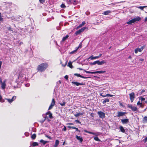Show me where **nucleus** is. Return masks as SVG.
Wrapping results in <instances>:
<instances>
[{
    "instance_id": "nucleus-1",
    "label": "nucleus",
    "mask_w": 147,
    "mask_h": 147,
    "mask_svg": "<svg viewBox=\"0 0 147 147\" xmlns=\"http://www.w3.org/2000/svg\"><path fill=\"white\" fill-rule=\"evenodd\" d=\"M48 66L49 65L47 63H41L38 66L37 69L38 71L42 72L44 71L47 68Z\"/></svg>"
},
{
    "instance_id": "nucleus-8",
    "label": "nucleus",
    "mask_w": 147,
    "mask_h": 147,
    "mask_svg": "<svg viewBox=\"0 0 147 147\" xmlns=\"http://www.w3.org/2000/svg\"><path fill=\"white\" fill-rule=\"evenodd\" d=\"M71 83L74 84L76 86H78L80 85H84V84L83 83H80L77 82H74L72 81L71 82Z\"/></svg>"
},
{
    "instance_id": "nucleus-63",
    "label": "nucleus",
    "mask_w": 147,
    "mask_h": 147,
    "mask_svg": "<svg viewBox=\"0 0 147 147\" xmlns=\"http://www.w3.org/2000/svg\"><path fill=\"white\" fill-rule=\"evenodd\" d=\"M77 69L79 70H84V69H83L80 67L77 68Z\"/></svg>"
},
{
    "instance_id": "nucleus-33",
    "label": "nucleus",
    "mask_w": 147,
    "mask_h": 147,
    "mask_svg": "<svg viewBox=\"0 0 147 147\" xmlns=\"http://www.w3.org/2000/svg\"><path fill=\"white\" fill-rule=\"evenodd\" d=\"M55 104V99L53 98L52 99V102L51 105H52L53 106H54Z\"/></svg>"
},
{
    "instance_id": "nucleus-31",
    "label": "nucleus",
    "mask_w": 147,
    "mask_h": 147,
    "mask_svg": "<svg viewBox=\"0 0 147 147\" xmlns=\"http://www.w3.org/2000/svg\"><path fill=\"white\" fill-rule=\"evenodd\" d=\"M138 105H140V107H143L142 106L143 105L142 103L140 102V101H138L137 103V104Z\"/></svg>"
},
{
    "instance_id": "nucleus-14",
    "label": "nucleus",
    "mask_w": 147,
    "mask_h": 147,
    "mask_svg": "<svg viewBox=\"0 0 147 147\" xmlns=\"http://www.w3.org/2000/svg\"><path fill=\"white\" fill-rule=\"evenodd\" d=\"M46 115H49V117L50 119H52L53 117L52 116V114L50 111H48L46 113Z\"/></svg>"
},
{
    "instance_id": "nucleus-27",
    "label": "nucleus",
    "mask_w": 147,
    "mask_h": 147,
    "mask_svg": "<svg viewBox=\"0 0 147 147\" xmlns=\"http://www.w3.org/2000/svg\"><path fill=\"white\" fill-rule=\"evenodd\" d=\"M69 36L68 34L66 35L65 36L63 37L62 39V41H63L65 40Z\"/></svg>"
},
{
    "instance_id": "nucleus-44",
    "label": "nucleus",
    "mask_w": 147,
    "mask_h": 147,
    "mask_svg": "<svg viewBox=\"0 0 147 147\" xmlns=\"http://www.w3.org/2000/svg\"><path fill=\"white\" fill-rule=\"evenodd\" d=\"M59 104L61 106H65V102H63L62 103H59Z\"/></svg>"
},
{
    "instance_id": "nucleus-52",
    "label": "nucleus",
    "mask_w": 147,
    "mask_h": 147,
    "mask_svg": "<svg viewBox=\"0 0 147 147\" xmlns=\"http://www.w3.org/2000/svg\"><path fill=\"white\" fill-rule=\"evenodd\" d=\"M64 78L65 79H66L67 80L68 79V77L67 75H65V77Z\"/></svg>"
},
{
    "instance_id": "nucleus-19",
    "label": "nucleus",
    "mask_w": 147,
    "mask_h": 147,
    "mask_svg": "<svg viewBox=\"0 0 147 147\" xmlns=\"http://www.w3.org/2000/svg\"><path fill=\"white\" fill-rule=\"evenodd\" d=\"M40 142L41 143L43 144V145H45V144L49 142V141H44L43 140H41L40 141Z\"/></svg>"
},
{
    "instance_id": "nucleus-17",
    "label": "nucleus",
    "mask_w": 147,
    "mask_h": 147,
    "mask_svg": "<svg viewBox=\"0 0 147 147\" xmlns=\"http://www.w3.org/2000/svg\"><path fill=\"white\" fill-rule=\"evenodd\" d=\"M59 142L58 140H56L55 141V143L54 145V147H57L59 144Z\"/></svg>"
},
{
    "instance_id": "nucleus-22",
    "label": "nucleus",
    "mask_w": 147,
    "mask_h": 147,
    "mask_svg": "<svg viewBox=\"0 0 147 147\" xmlns=\"http://www.w3.org/2000/svg\"><path fill=\"white\" fill-rule=\"evenodd\" d=\"M111 12L110 10H107L105 11L104 12L103 14L105 15H107L109 14V13H111Z\"/></svg>"
},
{
    "instance_id": "nucleus-60",
    "label": "nucleus",
    "mask_w": 147,
    "mask_h": 147,
    "mask_svg": "<svg viewBox=\"0 0 147 147\" xmlns=\"http://www.w3.org/2000/svg\"><path fill=\"white\" fill-rule=\"evenodd\" d=\"M68 127L70 128V129H71V128H72V129H73V127H74V126H68Z\"/></svg>"
},
{
    "instance_id": "nucleus-49",
    "label": "nucleus",
    "mask_w": 147,
    "mask_h": 147,
    "mask_svg": "<svg viewBox=\"0 0 147 147\" xmlns=\"http://www.w3.org/2000/svg\"><path fill=\"white\" fill-rule=\"evenodd\" d=\"M47 117V116L45 118H46ZM46 120V118H45L44 120H42V121H39V122L41 123H43L44 121H45V120Z\"/></svg>"
},
{
    "instance_id": "nucleus-16",
    "label": "nucleus",
    "mask_w": 147,
    "mask_h": 147,
    "mask_svg": "<svg viewBox=\"0 0 147 147\" xmlns=\"http://www.w3.org/2000/svg\"><path fill=\"white\" fill-rule=\"evenodd\" d=\"M76 138L78 140H79L80 142H82L83 141V139L81 136H79L78 135H76Z\"/></svg>"
},
{
    "instance_id": "nucleus-37",
    "label": "nucleus",
    "mask_w": 147,
    "mask_h": 147,
    "mask_svg": "<svg viewBox=\"0 0 147 147\" xmlns=\"http://www.w3.org/2000/svg\"><path fill=\"white\" fill-rule=\"evenodd\" d=\"M94 139L95 140L97 141H100V140L98 138L97 136L94 137Z\"/></svg>"
},
{
    "instance_id": "nucleus-28",
    "label": "nucleus",
    "mask_w": 147,
    "mask_h": 147,
    "mask_svg": "<svg viewBox=\"0 0 147 147\" xmlns=\"http://www.w3.org/2000/svg\"><path fill=\"white\" fill-rule=\"evenodd\" d=\"M147 7V6H138L137 7V8L140 9L141 10H143L144 9V8H145Z\"/></svg>"
},
{
    "instance_id": "nucleus-7",
    "label": "nucleus",
    "mask_w": 147,
    "mask_h": 147,
    "mask_svg": "<svg viewBox=\"0 0 147 147\" xmlns=\"http://www.w3.org/2000/svg\"><path fill=\"white\" fill-rule=\"evenodd\" d=\"M117 113L118 114L117 115V117H120L123 116L124 115L126 114L127 113L125 112L118 111Z\"/></svg>"
},
{
    "instance_id": "nucleus-29",
    "label": "nucleus",
    "mask_w": 147,
    "mask_h": 147,
    "mask_svg": "<svg viewBox=\"0 0 147 147\" xmlns=\"http://www.w3.org/2000/svg\"><path fill=\"white\" fill-rule=\"evenodd\" d=\"M89 58L91 60H93L96 59H98V57L97 56L93 57V55H92L89 57Z\"/></svg>"
},
{
    "instance_id": "nucleus-42",
    "label": "nucleus",
    "mask_w": 147,
    "mask_h": 147,
    "mask_svg": "<svg viewBox=\"0 0 147 147\" xmlns=\"http://www.w3.org/2000/svg\"><path fill=\"white\" fill-rule=\"evenodd\" d=\"M45 136L50 140H52V138L51 137L49 136L48 135H45Z\"/></svg>"
},
{
    "instance_id": "nucleus-13",
    "label": "nucleus",
    "mask_w": 147,
    "mask_h": 147,
    "mask_svg": "<svg viewBox=\"0 0 147 147\" xmlns=\"http://www.w3.org/2000/svg\"><path fill=\"white\" fill-rule=\"evenodd\" d=\"M74 76H76L78 77H80L84 79H86L87 78V77L82 76L80 74H78L75 73L74 74Z\"/></svg>"
},
{
    "instance_id": "nucleus-9",
    "label": "nucleus",
    "mask_w": 147,
    "mask_h": 147,
    "mask_svg": "<svg viewBox=\"0 0 147 147\" xmlns=\"http://www.w3.org/2000/svg\"><path fill=\"white\" fill-rule=\"evenodd\" d=\"M121 122L123 124L128 123L129 122V119H125L121 120Z\"/></svg>"
},
{
    "instance_id": "nucleus-34",
    "label": "nucleus",
    "mask_w": 147,
    "mask_h": 147,
    "mask_svg": "<svg viewBox=\"0 0 147 147\" xmlns=\"http://www.w3.org/2000/svg\"><path fill=\"white\" fill-rule=\"evenodd\" d=\"M98 60L94 61L93 63H90V64L91 65H94L96 64H98Z\"/></svg>"
},
{
    "instance_id": "nucleus-41",
    "label": "nucleus",
    "mask_w": 147,
    "mask_h": 147,
    "mask_svg": "<svg viewBox=\"0 0 147 147\" xmlns=\"http://www.w3.org/2000/svg\"><path fill=\"white\" fill-rule=\"evenodd\" d=\"M132 23H134L132 20H129V21L127 22V24H131Z\"/></svg>"
},
{
    "instance_id": "nucleus-50",
    "label": "nucleus",
    "mask_w": 147,
    "mask_h": 147,
    "mask_svg": "<svg viewBox=\"0 0 147 147\" xmlns=\"http://www.w3.org/2000/svg\"><path fill=\"white\" fill-rule=\"evenodd\" d=\"M66 130V128L65 126H64V127L62 129V131H65Z\"/></svg>"
},
{
    "instance_id": "nucleus-25",
    "label": "nucleus",
    "mask_w": 147,
    "mask_h": 147,
    "mask_svg": "<svg viewBox=\"0 0 147 147\" xmlns=\"http://www.w3.org/2000/svg\"><path fill=\"white\" fill-rule=\"evenodd\" d=\"M84 132H86V133H89V134H92L93 135H95V133H94V132H90V131H88L86 130H84Z\"/></svg>"
},
{
    "instance_id": "nucleus-61",
    "label": "nucleus",
    "mask_w": 147,
    "mask_h": 147,
    "mask_svg": "<svg viewBox=\"0 0 147 147\" xmlns=\"http://www.w3.org/2000/svg\"><path fill=\"white\" fill-rule=\"evenodd\" d=\"M138 49H135V53H138Z\"/></svg>"
},
{
    "instance_id": "nucleus-64",
    "label": "nucleus",
    "mask_w": 147,
    "mask_h": 147,
    "mask_svg": "<svg viewBox=\"0 0 147 147\" xmlns=\"http://www.w3.org/2000/svg\"><path fill=\"white\" fill-rule=\"evenodd\" d=\"M102 54H100L98 56H97L98 57V58H99V57H100L102 55Z\"/></svg>"
},
{
    "instance_id": "nucleus-2",
    "label": "nucleus",
    "mask_w": 147,
    "mask_h": 147,
    "mask_svg": "<svg viewBox=\"0 0 147 147\" xmlns=\"http://www.w3.org/2000/svg\"><path fill=\"white\" fill-rule=\"evenodd\" d=\"M87 27H84L82 28L81 29H79L78 30L76 31L75 34L76 35H78L80 34Z\"/></svg>"
},
{
    "instance_id": "nucleus-54",
    "label": "nucleus",
    "mask_w": 147,
    "mask_h": 147,
    "mask_svg": "<svg viewBox=\"0 0 147 147\" xmlns=\"http://www.w3.org/2000/svg\"><path fill=\"white\" fill-rule=\"evenodd\" d=\"M67 62L66 61L65 63V64H62V66L64 67H65V66L66 65V64H67Z\"/></svg>"
},
{
    "instance_id": "nucleus-11",
    "label": "nucleus",
    "mask_w": 147,
    "mask_h": 147,
    "mask_svg": "<svg viewBox=\"0 0 147 147\" xmlns=\"http://www.w3.org/2000/svg\"><path fill=\"white\" fill-rule=\"evenodd\" d=\"M141 20V18L139 17H136V18H134L132 19V20L133 23H134L136 22H138L140 21Z\"/></svg>"
},
{
    "instance_id": "nucleus-47",
    "label": "nucleus",
    "mask_w": 147,
    "mask_h": 147,
    "mask_svg": "<svg viewBox=\"0 0 147 147\" xmlns=\"http://www.w3.org/2000/svg\"><path fill=\"white\" fill-rule=\"evenodd\" d=\"M77 50H77V49L76 48V49L75 50H74L73 51H72L70 53H71V54H73V53H75V52H76L77 51Z\"/></svg>"
},
{
    "instance_id": "nucleus-62",
    "label": "nucleus",
    "mask_w": 147,
    "mask_h": 147,
    "mask_svg": "<svg viewBox=\"0 0 147 147\" xmlns=\"http://www.w3.org/2000/svg\"><path fill=\"white\" fill-rule=\"evenodd\" d=\"M77 123H80V121H79L78 120H76L75 121Z\"/></svg>"
},
{
    "instance_id": "nucleus-36",
    "label": "nucleus",
    "mask_w": 147,
    "mask_h": 147,
    "mask_svg": "<svg viewBox=\"0 0 147 147\" xmlns=\"http://www.w3.org/2000/svg\"><path fill=\"white\" fill-rule=\"evenodd\" d=\"M84 71H85V72H86V73H87L91 74H94V72H90V71H86L85 70H84Z\"/></svg>"
},
{
    "instance_id": "nucleus-53",
    "label": "nucleus",
    "mask_w": 147,
    "mask_h": 147,
    "mask_svg": "<svg viewBox=\"0 0 147 147\" xmlns=\"http://www.w3.org/2000/svg\"><path fill=\"white\" fill-rule=\"evenodd\" d=\"M119 103L120 105L122 107H124V106L123 105L122 103L120 102V101L119 102Z\"/></svg>"
},
{
    "instance_id": "nucleus-26",
    "label": "nucleus",
    "mask_w": 147,
    "mask_h": 147,
    "mask_svg": "<svg viewBox=\"0 0 147 147\" xmlns=\"http://www.w3.org/2000/svg\"><path fill=\"white\" fill-rule=\"evenodd\" d=\"M38 144L37 142H34L33 143L32 145V146L34 147V146H38Z\"/></svg>"
},
{
    "instance_id": "nucleus-12",
    "label": "nucleus",
    "mask_w": 147,
    "mask_h": 147,
    "mask_svg": "<svg viewBox=\"0 0 147 147\" xmlns=\"http://www.w3.org/2000/svg\"><path fill=\"white\" fill-rule=\"evenodd\" d=\"M1 83V87L3 89H4L6 86V84L5 83V81H4L3 82H2Z\"/></svg>"
},
{
    "instance_id": "nucleus-15",
    "label": "nucleus",
    "mask_w": 147,
    "mask_h": 147,
    "mask_svg": "<svg viewBox=\"0 0 147 147\" xmlns=\"http://www.w3.org/2000/svg\"><path fill=\"white\" fill-rule=\"evenodd\" d=\"M86 24L85 21H83L82 22V23L79 24L76 28V29H78L80 28L81 27Z\"/></svg>"
},
{
    "instance_id": "nucleus-58",
    "label": "nucleus",
    "mask_w": 147,
    "mask_h": 147,
    "mask_svg": "<svg viewBox=\"0 0 147 147\" xmlns=\"http://www.w3.org/2000/svg\"><path fill=\"white\" fill-rule=\"evenodd\" d=\"M7 29L8 30H11V28L10 27H8L7 28Z\"/></svg>"
},
{
    "instance_id": "nucleus-48",
    "label": "nucleus",
    "mask_w": 147,
    "mask_h": 147,
    "mask_svg": "<svg viewBox=\"0 0 147 147\" xmlns=\"http://www.w3.org/2000/svg\"><path fill=\"white\" fill-rule=\"evenodd\" d=\"M39 1L41 3H43L45 2V0H39Z\"/></svg>"
},
{
    "instance_id": "nucleus-35",
    "label": "nucleus",
    "mask_w": 147,
    "mask_h": 147,
    "mask_svg": "<svg viewBox=\"0 0 147 147\" xmlns=\"http://www.w3.org/2000/svg\"><path fill=\"white\" fill-rule=\"evenodd\" d=\"M5 102L4 99H2V97L1 95H0V102Z\"/></svg>"
},
{
    "instance_id": "nucleus-57",
    "label": "nucleus",
    "mask_w": 147,
    "mask_h": 147,
    "mask_svg": "<svg viewBox=\"0 0 147 147\" xmlns=\"http://www.w3.org/2000/svg\"><path fill=\"white\" fill-rule=\"evenodd\" d=\"M143 141L144 143H146L147 141V140L146 139V138L145 139H144Z\"/></svg>"
},
{
    "instance_id": "nucleus-5",
    "label": "nucleus",
    "mask_w": 147,
    "mask_h": 147,
    "mask_svg": "<svg viewBox=\"0 0 147 147\" xmlns=\"http://www.w3.org/2000/svg\"><path fill=\"white\" fill-rule=\"evenodd\" d=\"M98 114L100 117L103 119L105 117V113L101 111H99L98 112Z\"/></svg>"
},
{
    "instance_id": "nucleus-4",
    "label": "nucleus",
    "mask_w": 147,
    "mask_h": 147,
    "mask_svg": "<svg viewBox=\"0 0 147 147\" xmlns=\"http://www.w3.org/2000/svg\"><path fill=\"white\" fill-rule=\"evenodd\" d=\"M129 98L131 102H133L135 98V93L134 92H132L129 94Z\"/></svg>"
},
{
    "instance_id": "nucleus-3",
    "label": "nucleus",
    "mask_w": 147,
    "mask_h": 147,
    "mask_svg": "<svg viewBox=\"0 0 147 147\" xmlns=\"http://www.w3.org/2000/svg\"><path fill=\"white\" fill-rule=\"evenodd\" d=\"M127 107L131 109L132 111H136L138 110V108L136 107L132 106L131 104H128L127 105Z\"/></svg>"
},
{
    "instance_id": "nucleus-10",
    "label": "nucleus",
    "mask_w": 147,
    "mask_h": 147,
    "mask_svg": "<svg viewBox=\"0 0 147 147\" xmlns=\"http://www.w3.org/2000/svg\"><path fill=\"white\" fill-rule=\"evenodd\" d=\"M141 20V18L139 17H136V18H134L132 19V20L133 23H134L136 22H138L140 21Z\"/></svg>"
},
{
    "instance_id": "nucleus-51",
    "label": "nucleus",
    "mask_w": 147,
    "mask_h": 147,
    "mask_svg": "<svg viewBox=\"0 0 147 147\" xmlns=\"http://www.w3.org/2000/svg\"><path fill=\"white\" fill-rule=\"evenodd\" d=\"M1 13L0 12V21H3V18L1 17Z\"/></svg>"
},
{
    "instance_id": "nucleus-18",
    "label": "nucleus",
    "mask_w": 147,
    "mask_h": 147,
    "mask_svg": "<svg viewBox=\"0 0 147 147\" xmlns=\"http://www.w3.org/2000/svg\"><path fill=\"white\" fill-rule=\"evenodd\" d=\"M105 63H106V62L105 61H99L98 60V65H101Z\"/></svg>"
},
{
    "instance_id": "nucleus-39",
    "label": "nucleus",
    "mask_w": 147,
    "mask_h": 147,
    "mask_svg": "<svg viewBox=\"0 0 147 147\" xmlns=\"http://www.w3.org/2000/svg\"><path fill=\"white\" fill-rule=\"evenodd\" d=\"M73 129H75L76 131H78L79 132H80V131L78 129V128L75 127H74Z\"/></svg>"
},
{
    "instance_id": "nucleus-30",
    "label": "nucleus",
    "mask_w": 147,
    "mask_h": 147,
    "mask_svg": "<svg viewBox=\"0 0 147 147\" xmlns=\"http://www.w3.org/2000/svg\"><path fill=\"white\" fill-rule=\"evenodd\" d=\"M36 134H34L31 136V138L33 140H34L36 138Z\"/></svg>"
},
{
    "instance_id": "nucleus-24",
    "label": "nucleus",
    "mask_w": 147,
    "mask_h": 147,
    "mask_svg": "<svg viewBox=\"0 0 147 147\" xmlns=\"http://www.w3.org/2000/svg\"><path fill=\"white\" fill-rule=\"evenodd\" d=\"M105 72V71H94V74H97L99 73L100 74L104 73Z\"/></svg>"
},
{
    "instance_id": "nucleus-21",
    "label": "nucleus",
    "mask_w": 147,
    "mask_h": 147,
    "mask_svg": "<svg viewBox=\"0 0 147 147\" xmlns=\"http://www.w3.org/2000/svg\"><path fill=\"white\" fill-rule=\"evenodd\" d=\"M68 66L71 69H72L73 68V66L72 65V63L71 62L69 61L68 63Z\"/></svg>"
},
{
    "instance_id": "nucleus-56",
    "label": "nucleus",
    "mask_w": 147,
    "mask_h": 147,
    "mask_svg": "<svg viewBox=\"0 0 147 147\" xmlns=\"http://www.w3.org/2000/svg\"><path fill=\"white\" fill-rule=\"evenodd\" d=\"M141 99L142 101H143L145 100V98L143 97H141Z\"/></svg>"
},
{
    "instance_id": "nucleus-23",
    "label": "nucleus",
    "mask_w": 147,
    "mask_h": 147,
    "mask_svg": "<svg viewBox=\"0 0 147 147\" xmlns=\"http://www.w3.org/2000/svg\"><path fill=\"white\" fill-rule=\"evenodd\" d=\"M119 129L120 130V131H121L123 133H125V130L124 129V128L122 126H120L119 127Z\"/></svg>"
},
{
    "instance_id": "nucleus-32",
    "label": "nucleus",
    "mask_w": 147,
    "mask_h": 147,
    "mask_svg": "<svg viewBox=\"0 0 147 147\" xmlns=\"http://www.w3.org/2000/svg\"><path fill=\"white\" fill-rule=\"evenodd\" d=\"M82 115V113H76V114H75L74 115L76 117H78V116H79L80 115Z\"/></svg>"
},
{
    "instance_id": "nucleus-6",
    "label": "nucleus",
    "mask_w": 147,
    "mask_h": 147,
    "mask_svg": "<svg viewBox=\"0 0 147 147\" xmlns=\"http://www.w3.org/2000/svg\"><path fill=\"white\" fill-rule=\"evenodd\" d=\"M16 98V96H13L12 98L11 99H8L7 98H5V99L7 100V101L9 103H11L12 102H13L14 100H15Z\"/></svg>"
},
{
    "instance_id": "nucleus-40",
    "label": "nucleus",
    "mask_w": 147,
    "mask_h": 147,
    "mask_svg": "<svg viewBox=\"0 0 147 147\" xmlns=\"http://www.w3.org/2000/svg\"><path fill=\"white\" fill-rule=\"evenodd\" d=\"M82 47V44L81 43H80L79 44V46L78 47H76V48L77 50L79 48H81Z\"/></svg>"
},
{
    "instance_id": "nucleus-38",
    "label": "nucleus",
    "mask_w": 147,
    "mask_h": 147,
    "mask_svg": "<svg viewBox=\"0 0 147 147\" xmlns=\"http://www.w3.org/2000/svg\"><path fill=\"white\" fill-rule=\"evenodd\" d=\"M61 7L62 8H65L66 7V6L63 3H62L61 5Z\"/></svg>"
},
{
    "instance_id": "nucleus-59",
    "label": "nucleus",
    "mask_w": 147,
    "mask_h": 147,
    "mask_svg": "<svg viewBox=\"0 0 147 147\" xmlns=\"http://www.w3.org/2000/svg\"><path fill=\"white\" fill-rule=\"evenodd\" d=\"M138 50V51L139 52L141 51L142 50L141 49V48H137Z\"/></svg>"
},
{
    "instance_id": "nucleus-55",
    "label": "nucleus",
    "mask_w": 147,
    "mask_h": 147,
    "mask_svg": "<svg viewBox=\"0 0 147 147\" xmlns=\"http://www.w3.org/2000/svg\"><path fill=\"white\" fill-rule=\"evenodd\" d=\"M144 119L146 122H147V117L145 116L144 117Z\"/></svg>"
},
{
    "instance_id": "nucleus-43",
    "label": "nucleus",
    "mask_w": 147,
    "mask_h": 147,
    "mask_svg": "<svg viewBox=\"0 0 147 147\" xmlns=\"http://www.w3.org/2000/svg\"><path fill=\"white\" fill-rule=\"evenodd\" d=\"M54 106L53 105H50L49 107L48 110H50Z\"/></svg>"
},
{
    "instance_id": "nucleus-46",
    "label": "nucleus",
    "mask_w": 147,
    "mask_h": 147,
    "mask_svg": "<svg viewBox=\"0 0 147 147\" xmlns=\"http://www.w3.org/2000/svg\"><path fill=\"white\" fill-rule=\"evenodd\" d=\"M23 75L21 73L19 74L18 78H21L23 77Z\"/></svg>"
},
{
    "instance_id": "nucleus-45",
    "label": "nucleus",
    "mask_w": 147,
    "mask_h": 147,
    "mask_svg": "<svg viewBox=\"0 0 147 147\" xmlns=\"http://www.w3.org/2000/svg\"><path fill=\"white\" fill-rule=\"evenodd\" d=\"M106 96L107 97H111L113 96V95L109 94H106Z\"/></svg>"
},
{
    "instance_id": "nucleus-20",
    "label": "nucleus",
    "mask_w": 147,
    "mask_h": 147,
    "mask_svg": "<svg viewBox=\"0 0 147 147\" xmlns=\"http://www.w3.org/2000/svg\"><path fill=\"white\" fill-rule=\"evenodd\" d=\"M109 99L108 98H107L105 99L102 102L103 104H104L107 102H109Z\"/></svg>"
}]
</instances>
